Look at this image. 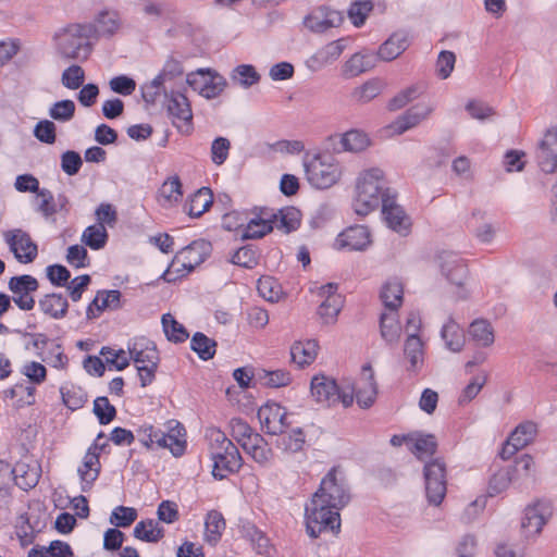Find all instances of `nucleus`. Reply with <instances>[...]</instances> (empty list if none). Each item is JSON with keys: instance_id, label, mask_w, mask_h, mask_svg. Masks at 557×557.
<instances>
[{"instance_id": "1", "label": "nucleus", "mask_w": 557, "mask_h": 557, "mask_svg": "<svg viewBox=\"0 0 557 557\" xmlns=\"http://www.w3.org/2000/svg\"><path fill=\"white\" fill-rule=\"evenodd\" d=\"M387 196L391 194L383 171L377 168L366 170L358 177L352 208L358 215L366 216Z\"/></svg>"}, {"instance_id": "2", "label": "nucleus", "mask_w": 557, "mask_h": 557, "mask_svg": "<svg viewBox=\"0 0 557 557\" xmlns=\"http://www.w3.org/2000/svg\"><path fill=\"white\" fill-rule=\"evenodd\" d=\"M94 30L90 24H69L53 36L57 52L64 59H86L90 52L89 38Z\"/></svg>"}, {"instance_id": "3", "label": "nucleus", "mask_w": 557, "mask_h": 557, "mask_svg": "<svg viewBox=\"0 0 557 557\" xmlns=\"http://www.w3.org/2000/svg\"><path fill=\"white\" fill-rule=\"evenodd\" d=\"M302 165L306 180L314 188H330L342 176L341 164L329 153H306L302 159Z\"/></svg>"}, {"instance_id": "4", "label": "nucleus", "mask_w": 557, "mask_h": 557, "mask_svg": "<svg viewBox=\"0 0 557 557\" xmlns=\"http://www.w3.org/2000/svg\"><path fill=\"white\" fill-rule=\"evenodd\" d=\"M339 509L334 508L324 499L317 503L315 495H313L310 505L306 507V528L308 534L315 539L327 530L338 533L341 530Z\"/></svg>"}, {"instance_id": "5", "label": "nucleus", "mask_w": 557, "mask_h": 557, "mask_svg": "<svg viewBox=\"0 0 557 557\" xmlns=\"http://www.w3.org/2000/svg\"><path fill=\"white\" fill-rule=\"evenodd\" d=\"M108 447V438L103 432H100L87 448L77 468L82 492H89L98 480L101 472L100 456Z\"/></svg>"}, {"instance_id": "6", "label": "nucleus", "mask_w": 557, "mask_h": 557, "mask_svg": "<svg viewBox=\"0 0 557 557\" xmlns=\"http://www.w3.org/2000/svg\"><path fill=\"white\" fill-rule=\"evenodd\" d=\"M425 492L429 502L440 505L447 491L446 465L440 458L433 459L424 465Z\"/></svg>"}, {"instance_id": "7", "label": "nucleus", "mask_w": 557, "mask_h": 557, "mask_svg": "<svg viewBox=\"0 0 557 557\" xmlns=\"http://www.w3.org/2000/svg\"><path fill=\"white\" fill-rule=\"evenodd\" d=\"M12 301L22 311H30L36 306L35 294L39 288L38 280L29 274L12 276L8 282Z\"/></svg>"}, {"instance_id": "8", "label": "nucleus", "mask_w": 557, "mask_h": 557, "mask_svg": "<svg viewBox=\"0 0 557 557\" xmlns=\"http://www.w3.org/2000/svg\"><path fill=\"white\" fill-rule=\"evenodd\" d=\"M315 502L324 499L334 508H343L349 502V494L343 478L337 476L336 468H333L322 479L319 490L314 493Z\"/></svg>"}, {"instance_id": "9", "label": "nucleus", "mask_w": 557, "mask_h": 557, "mask_svg": "<svg viewBox=\"0 0 557 557\" xmlns=\"http://www.w3.org/2000/svg\"><path fill=\"white\" fill-rule=\"evenodd\" d=\"M3 237L17 262L28 264L35 261L38 256V246L27 232L13 228L7 231Z\"/></svg>"}, {"instance_id": "10", "label": "nucleus", "mask_w": 557, "mask_h": 557, "mask_svg": "<svg viewBox=\"0 0 557 557\" xmlns=\"http://www.w3.org/2000/svg\"><path fill=\"white\" fill-rule=\"evenodd\" d=\"M311 394L317 401L329 406L342 403L344 407H348L354 401V394L341 393L336 382L325 375L312 377Z\"/></svg>"}, {"instance_id": "11", "label": "nucleus", "mask_w": 557, "mask_h": 557, "mask_svg": "<svg viewBox=\"0 0 557 557\" xmlns=\"http://www.w3.org/2000/svg\"><path fill=\"white\" fill-rule=\"evenodd\" d=\"M188 85L205 98L218 97L225 88V78L216 72L200 69L187 76Z\"/></svg>"}, {"instance_id": "12", "label": "nucleus", "mask_w": 557, "mask_h": 557, "mask_svg": "<svg viewBox=\"0 0 557 557\" xmlns=\"http://www.w3.org/2000/svg\"><path fill=\"white\" fill-rule=\"evenodd\" d=\"M166 110L178 132L189 134L193 131V111L188 98L178 91H172L166 99Z\"/></svg>"}, {"instance_id": "13", "label": "nucleus", "mask_w": 557, "mask_h": 557, "mask_svg": "<svg viewBox=\"0 0 557 557\" xmlns=\"http://www.w3.org/2000/svg\"><path fill=\"white\" fill-rule=\"evenodd\" d=\"M258 419L268 434H283L288 426L286 409L274 401H268L259 408Z\"/></svg>"}, {"instance_id": "14", "label": "nucleus", "mask_w": 557, "mask_h": 557, "mask_svg": "<svg viewBox=\"0 0 557 557\" xmlns=\"http://www.w3.org/2000/svg\"><path fill=\"white\" fill-rule=\"evenodd\" d=\"M553 508L548 502H536L528 506L521 522V529L527 539L536 536L550 518Z\"/></svg>"}, {"instance_id": "15", "label": "nucleus", "mask_w": 557, "mask_h": 557, "mask_svg": "<svg viewBox=\"0 0 557 557\" xmlns=\"http://www.w3.org/2000/svg\"><path fill=\"white\" fill-rule=\"evenodd\" d=\"M352 393L355 394L360 407L369 408L375 401L377 385L370 363H367L361 368V372L352 385Z\"/></svg>"}, {"instance_id": "16", "label": "nucleus", "mask_w": 557, "mask_h": 557, "mask_svg": "<svg viewBox=\"0 0 557 557\" xmlns=\"http://www.w3.org/2000/svg\"><path fill=\"white\" fill-rule=\"evenodd\" d=\"M536 432L535 423L531 421L520 423L504 444L499 453L502 459H510L518 450L529 445L534 440Z\"/></svg>"}, {"instance_id": "17", "label": "nucleus", "mask_w": 557, "mask_h": 557, "mask_svg": "<svg viewBox=\"0 0 557 557\" xmlns=\"http://www.w3.org/2000/svg\"><path fill=\"white\" fill-rule=\"evenodd\" d=\"M318 295L323 298L318 314L325 324L333 323L343 306L342 296L337 293V285L327 283L319 287Z\"/></svg>"}, {"instance_id": "18", "label": "nucleus", "mask_w": 557, "mask_h": 557, "mask_svg": "<svg viewBox=\"0 0 557 557\" xmlns=\"http://www.w3.org/2000/svg\"><path fill=\"white\" fill-rule=\"evenodd\" d=\"M213 460L212 474L215 479L222 480L230 474L238 472L243 466V458L236 446L224 448L211 455Z\"/></svg>"}, {"instance_id": "19", "label": "nucleus", "mask_w": 557, "mask_h": 557, "mask_svg": "<svg viewBox=\"0 0 557 557\" xmlns=\"http://www.w3.org/2000/svg\"><path fill=\"white\" fill-rule=\"evenodd\" d=\"M382 214L389 228L406 235L411 226L410 219L404 209L395 202V196L391 195L383 198Z\"/></svg>"}, {"instance_id": "20", "label": "nucleus", "mask_w": 557, "mask_h": 557, "mask_svg": "<svg viewBox=\"0 0 557 557\" xmlns=\"http://www.w3.org/2000/svg\"><path fill=\"white\" fill-rule=\"evenodd\" d=\"M274 223V210L262 208L246 223L243 237L247 239L262 238L273 231Z\"/></svg>"}, {"instance_id": "21", "label": "nucleus", "mask_w": 557, "mask_h": 557, "mask_svg": "<svg viewBox=\"0 0 557 557\" xmlns=\"http://www.w3.org/2000/svg\"><path fill=\"white\" fill-rule=\"evenodd\" d=\"M36 388L33 385H27L24 382H17L16 384L5 388L1 393L3 403L13 409H21L35 404Z\"/></svg>"}, {"instance_id": "22", "label": "nucleus", "mask_w": 557, "mask_h": 557, "mask_svg": "<svg viewBox=\"0 0 557 557\" xmlns=\"http://www.w3.org/2000/svg\"><path fill=\"white\" fill-rule=\"evenodd\" d=\"M539 164L545 173L557 170V126L549 128L540 144Z\"/></svg>"}, {"instance_id": "23", "label": "nucleus", "mask_w": 557, "mask_h": 557, "mask_svg": "<svg viewBox=\"0 0 557 557\" xmlns=\"http://www.w3.org/2000/svg\"><path fill=\"white\" fill-rule=\"evenodd\" d=\"M335 244L348 250H363L371 244V234L363 225L350 226L337 236Z\"/></svg>"}, {"instance_id": "24", "label": "nucleus", "mask_w": 557, "mask_h": 557, "mask_svg": "<svg viewBox=\"0 0 557 557\" xmlns=\"http://www.w3.org/2000/svg\"><path fill=\"white\" fill-rule=\"evenodd\" d=\"M441 268L448 281L462 287L468 276V265L462 258L454 252H444L440 257Z\"/></svg>"}, {"instance_id": "25", "label": "nucleus", "mask_w": 557, "mask_h": 557, "mask_svg": "<svg viewBox=\"0 0 557 557\" xmlns=\"http://www.w3.org/2000/svg\"><path fill=\"white\" fill-rule=\"evenodd\" d=\"M183 199V185L178 175L169 176L158 188L156 194L157 203L164 209H170L180 203Z\"/></svg>"}, {"instance_id": "26", "label": "nucleus", "mask_w": 557, "mask_h": 557, "mask_svg": "<svg viewBox=\"0 0 557 557\" xmlns=\"http://www.w3.org/2000/svg\"><path fill=\"white\" fill-rule=\"evenodd\" d=\"M121 292L117 289L99 290L88 305L86 315L88 319L99 318L106 310H116L121 307Z\"/></svg>"}, {"instance_id": "27", "label": "nucleus", "mask_w": 557, "mask_h": 557, "mask_svg": "<svg viewBox=\"0 0 557 557\" xmlns=\"http://www.w3.org/2000/svg\"><path fill=\"white\" fill-rule=\"evenodd\" d=\"M210 252V244L203 239L194 240L176 252V263L183 261L191 271L201 264Z\"/></svg>"}, {"instance_id": "28", "label": "nucleus", "mask_w": 557, "mask_h": 557, "mask_svg": "<svg viewBox=\"0 0 557 557\" xmlns=\"http://www.w3.org/2000/svg\"><path fill=\"white\" fill-rule=\"evenodd\" d=\"M38 307L44 315L53 320H62L69 312L67 298L60 293L44 295L38 301Z\"/></svg>"}, {"instance_id": "29", "label": "nucleus", "mask_w": 557, "mask_h": 557, "mask_svg": "<svg viewBox=\"0 0 557 557\" xmlns=\"http://www.w3.org/2000/svg\"><path fill=\"white\" fill-rule=\"evenodd\" d=\"M129 358L135 364L159 362V354L154 344L146 337H137L128 346Z\"/></svg>"}, {"instance_id": "30", "label": "nucleus", "mask_w": 557, "mask_h": 557, "mask_svg": "<svg viewBox=\"0 0 557 557\" xmlns=\"http://www.w3.org/2000/svg\"><path fill=\"white\" fill-rule=\"evenodd\" d=\"M433 111L429 104H417L409 109L403 116L397 119L391 128L397 134H401L407 129L414 127L421 121L425 120Z\"/></svg>"}, {"instance_id": "31", "label": "nucleus", "mask_w": 557, "mask_h": 557, "mask_svg": "<svg viewBox=\"0 0 557 557\" xmlns=\"http://www.w3.org/2000/svg\"><path fill=\"white\" fill-rule=\"evenodd\" d=\"M338 21L337 12L327 9H318L305 17L304 24L313 33H323L334 27Z\"/></svg>"}, {"instance_id": "32", "label": "nucleus", "mask_w": 557, "mask_h": 557, "mask_svg": "<svg viewBox=\"0 0 557 557\" xmlns=\"http://www.w3.org/2000/svg\"><path fill=\"white\" fill-rule=\"evenodd\" d=\"M409 450L420 460L432 457L437 449L434 435L421 432L409 433Z\"/></svg>"}, {"instance_id": "33", "label": "nucleus", "mask_w": 557, "mask_h": 557, "mask_svg": "<svg viewBox=\"0 0 557 557\" xmlns=\"http://www.w3.org/2000/svg\"><path fill=\"white\" fill-rule=\"evenodd\" d=\"M409 46V36L404 32L394 33L377 50V57L392 61L399 57Z\"/></svg>"}, {"instance_id": "34", "label": "nucleus", "mask_w": 557, "mask_h": 557, "mask_svg": "<svg viewBox=\"0 0 557 557\" xmlns=\"http://www.w3.org/2000/svg\"><path fill=\"white\" fill-rule=\"evenodd\" d=\"M319 351L318 342L314 339L295 342L290 347V356L294 363L304 368L311 364Z\"/></svg>"}, {"instance_id": "35", "label": "nucleus", "mask_w": 557, "mask_h": 557, "mask_svg": "<svg viewBox=\"0 0 557 557\" xmlns=\"http://www.w3.org/2000/svg\"><path fill=\"white\" fill-rule=\"evenodd\" d=\"M37 210L46 218L52 216L67 206V199L59 195L55 199L47 188H40L37 193Z\"/></svg>"}, {"instance_id": "36", "label": "nucleus", "mask_w": 557, "mask_h": 557, "mask_svg": "<svg viewBox=\"0 0 557 557\" xmlns=\"http://www.w3.org/2000/svg\"><path fill=\"white\" fill-rule=\"evenodd\" d=\"M226 528L223 515L218 510H210L205 518L203 540L207 544L215 546Z\"/></svg>"}, {"instance_id": "37", "label": "nucleus", "mask_w": 557, "mask_h": 557, "mask_svg": "<svg viewBox=\"0 0 557 557\" xmlns=\"http://www.w3.org/2000/svg\"><path fill=\"white\" fill-rule=\"evenodd\" d=\"M376 57L372 52H357L344 64L343 73L347 77L358 76L375 65Z\"/></svg>"}, {"instance_id": "38", "label": "nucleus", "mask_w": 557, "mask_h": 557, "mask_svg": "<svg viewBox=\"0 0 557 557\" xmlns=\"http://www.w3.org/2000/svg\"><path fill=\"white\" fill-rule=\"evenodd\" d=\"M243 449L260 465H267L273 458L271 447L259 433L248 438V442L244 443Z\"/></svg>"}, {"instance_id": "39", "label": "nucleus", "mask_w": 557, "mask_h": 557, "mask_svg": "<svg viewBox=\"0 0 557 557\" xmlns=\"http://www.w3.org/2000/svg\"><path fill=\"white\" fill-rule=\"evenodd\" d=\"M213 203V194L210 188L202 187L194 193L185 205L188 215L199 218L207 212Z\"/></svg>"}, {"instance_id": "40", "label": "nucleus", "mask_w": 557, "mask_h": 557, "mask_svg": "<svg viewBox=\"0 0 557 557\" xmlns=\"http://www.w3.org/2000/svg\"><path fill=\"white\" fill-rule=\"evenodd\" d=\"M163 437L164 441H160L159 448H168L175 457L184 455L187 442L186 432L182 424L176 422L175 428H172L168 433L163 432Z\"/></svg>"}, {"instance_id": "41", "label": "nucleus", "mask_w": 557, "mask_h": 557, "mask_svg": "<svg viewBox=\"0 0 557 557\" xmlns=\"http://www.w3.org/2000/svg\"><path fill=\"white\" fill-rule=\"evenodd\" d=\"M274 227L285 234L297 231L301 224V212L292 206L274 211Z\"/></svg>"}, {"instance_id": "42", "label": "nucleus", "mask_w": 557, "mask_h": 557, "mask_svg": "<svg viewBox=\"0 0 557 557\" xmlns=\"http://www.w3.org/2000/svg\"><path fill=\"white\" fill-rule=\"evenodd\" d=\"M404 354L409 361L408 370L416 372L421 369L424 362V344L418 335L410 334L407 337Z\"/></svg>"}, {"instance_id": "43", "label": "nucleus", "mask_w": 557, "mask_h": 557, "mask_svg": "<svg viewBox=\"0 0 557 557\" xmlns=\"http://www.w3.org/2000/svg\"><path fill=\"white\" fill-rule=\"evenodd\" d=\"M164 529L154 519L140 520L134 528L133 535L146 543H158L164 537Z\"/></svg>"}, {"instance_id": "44", "label": "nucleus", "mask_w": 557, "mask_h": 557, "mask_svg": "<svg viewBox=\"0 0 557 557\" xmlns=\"http://www.w3.org/2000/svg\"><path fill=\"white\" fill-rule=\"evenodd\" d=\"M385 309H399L404 299V285L397 278L384 283L380 294Z\"/></svg>"}, {"instance_id": "45", "label": "nucleus", "mask_w": 557, "mask_h": 557, "mask_svg": "<svg viewBox=\"0 0 557 557\" xmlns=\"http://www.w3.org/2000/svg\"><path fill=\"white\" fill-rule=\"evenodd\" d=\"M398 309H385L380 318L381 335L387 343L398 341L401 325L398 319Z\"/></svg>"}, {"instance_id": "46", "label": "nucleus", "mask_w": 557, "mask_h": 557, "mask_svg": "<svg viewBox=\"0 0 557 557\" xmlns=\"http://www.w3.org/2000/svg\"><path fill=\"white\" fill-rule=\"evenodd\" d=\"M60 394L63 405L71 410L82 408L87 401V395L83 387L73 382H64L60 386Z\"/></svg>"}, {"instance_id": "47", "label": "nucleus", "mask_w": 557, "mask_h": 557, "mask_svg": "<svg viewBox=\"0 0 557 557\" xmlns=\"http://www.w3.org/2000/svg\"><path fill=\"white\" fill-rule=\"evenodd\" d=\"M108 231L102 223H95L92 225L87 226L81 236V240L87 247L92 250H100L104 248L108 243Z\"/></svg>"}, {"instance_id": "48", "label": "nucleus", "mask_w": 557, "mask_h": 557, "mask_svg": "<svg viewBox=\"0 0 557 557\" xmlns=\"http://www.w3.org/2000/svg\"><path fill=\"white\" fill-rule=\"evenodd\" d=\"M12 473L14 474L16 485L24 491L35 487L40 478L38 468L29 467L25 463L16 465Z\"/></svg>"}, {"instance_id": "49", "label": "nucleus", "mask_w": 557, "mask_h": 557, "mask_svg": "<svg viewBox=\"0 0 557 557\" xmlns=\"http://www.w3.org/2000/svg\"><path fill=\"white\" fill-rule=\"evenodd\" d=\"M442 338L445 341L446 347L454 351H460L465 345L463 330L453 320L443 325Z\"/></svg>"}, {"instance_id": "50", "label": "nucleus", "mask_w": 557, "mask_h": 557, "mask_svg": "<svg viewBox=\"0 0 557 557\" xmlns=\"http://www.w3.org/2000/svg\"><path fill=\"white\" fill-rule=\"evenodd\" d=\"M190 348L201 360H210L216 351V342L201 332H197L190 339Z\"/></svg>"}, {"instance_id": "51", "label": "nucleus", "mask_w": 557, "mask_h": 557, "mask_svg": "<svg viewBox=\"0 0 557 557\" xmlns=\"http://www.w3.org/2000/svg\"><path fill=\"white\" fill-rule=\"evenodd\" d=\"M469 334L479 346L486 347L494 343V330L486 320H474L470 324Z\"/></svg>"}, {"instance_id": "52", "label": "nucleus", "mask_w": 557, "mask_h": 557, "mask_svg": "<svg viewBox=\"0 0 557 557\" xmlns=\"http://www.w3.org/2000/svg\"><path fill=\"white\" fill-rule=\"evenodd\" d=\"M136 437L147 449L159 448L160 441H164L163 431L150 423H144L136 430Z\"/></svg>"}, {"instance_id": "53", "label": "nucleus", "mask_w": 557, "mask_h": 557, "mask_svg": "<svg viewBox=\"0 0 557 557\" xmlns=\"http://www.w3.org/2000/svg\"><path fill=\"white\" fill-rule=\"evenodd\" d=\"M162 327L166 338L174 343H184L189 334L183 324L177 322L171 313L162 315Z\"/></svg>"}, {"instance_id": "54", "label": "nucleus", "mask_w": 557, "mask_h": 557, "mask_svg": "<svg viewBox=\"0 0 557 557\" xmlns=\"http://www.w3.org/2000/svg\"><path fill=\"white\" fill-rule=\"evenodd\" d=\"M100 356L110 370L114 369L121 371L128 367L131 360L129 352L127 354L123 349L112 347H102Z\"/></svg>"}, {"instance_id": "55", "label": "nucleus", "mask_w": 557, "mask_h": 557, "mask_svg": "<svg viewBox=\"0 0 557 557\" xmlns=\"http://www.w3.org/2000/svg\"><path fill=\"white\" fill-rule=\"evenodd\" d=\"M51 368L66 372L70 366V359L64 352L60 343L52 342L49 346L47 355L42 358Z\"/></svg>"}, {"instance_id": "56", "label": "nucleus", "mask_w": 557, "mask_h": 557, "mask_svg": "<svg viewBox=\"0 0 557 557\" xmlns=\"http://www.w3.org/2000/svg\"><path fill=\"white\" fill-rule=\"evenodd\" d=\"M382 85L377 79H370L351 91V99L359 103H366L381 94Z\"/></svg>"}, {"instance_id": "57", "label": "nucleus", "mask_w": 557, "mask_h": 557, "mask_svg": "<svg viewBox=\"0 0 557 557\" xmlns=\"http://www.w3.org/2000/svg\"><path fill=\"white\" fill-rule=\"evenodd\" d=\"M341 143L346 151L358 152L370 145V139L366 133L352 129L343 135Z\"/></svg>"}, {"instance_id": "58", "label": "nucleus", "mask_w": 557, "mask_h": 557, "mask_svg": "<svg viewBox=\"0 0 557 557\" xmlns=\"http://www.w3.org/2000/svg\"><path fill=\"white\" fill-rule=\"evenodd\" d=\"M184 73L183 65L175 59H169L161 72L153 78L152 86L160 88L166 81H171L175 77L182 76Z\"/></svg>"}, {"instance_id": "59", "label": "nucleus", "mask_w": 557, "mask_h": 557, "mask_svg": "<svg viewBox=\"0 0 557 557\" xmlns=\"http://www.w3.org/2000/svg\"><path fill=\"white\" fill-rule=\"evenodd\" d=\"M138 512L134 507L117 506L110 516V522L116 528H128L137 519Z\"/></svg>"}, {"instance_id": "60", "label": "nucleus", "mask_w": 557, "mask_h": 557, "mask_svg": "<svg viewBox=\"0 0 557 557\" xmlns=\"http://www.w3.org/2000/svg\"><path fill=\"white\" fill-rule=\"evenodd\" d=\"M345 49V39H337L321 48L315 53V59L323 64L332 63L342 55Z\"/></svg>"}, {"instance_id": "61", "label": "nucleus", "mask_w": 557, "mask_h": 557, "mask_svg": "<svg viewBox=\"0 0 557 557\" xmlns=\"http://www.w3.org/2000/svg\"><path fill=\"white\" fill-rule=\"evenodd\" d=\"M231 436L243 447L248 438L252 437L257 433L250 428V425L240 418H232L228 423Z\"/></svg>"}, {"instance_id": "62", "label": "nucleus", "mask_w": 557, "mask_h": 557, "mask_svg": "<svg viewBox=\"0 0 557 557\" xmlns=\"http://www.w3.org/2000/svg\"><path fill=\"white\" fill-rule=\"evenodd\" d=\"M206 438L209 442L211 455L235 446L225 433L216 426H210L206 430Z\"/></svg>"}, {"instance_id": "63", "label": "nucleus", "mask_w": 557, "mask_h": 557, "mask_svg": "<svg viewBox=\"0 0 557 557\" xmlns=\"http://www.w3.org/2000/svg\"><path fill=\"white\" fill-rule=\"evenodd\" d=\"M94 413L100 424H109L116 417V409L109 401L108 397L101 396L94 400Z\"/></svg>"}, {"instance_id": "64", "label": "nucleus", "mask_w": 557, "mask_h": 557, "mask_svg": "<svg viewBox=\"0 0 557 557\" xmlns=\"http://www.w3.org/2000/svg\"><path fill=\"white\" fill-rule=\"evenodd\" d=\"M21 373L34 385H40L47 380V368L38 361H26L21 367Z\"/></svg>"}]
</instances>
